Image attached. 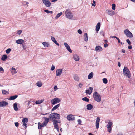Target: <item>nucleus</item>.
Returning a JSON list of instances; mask_svg holds the SVG:
<instances>
[{"instance_id": "f257e3e1", "label": "nucleus", "mask_w": 135, "mask_h": 135, "mask_svg": "<svg viewBox=\"0 0 135 135\" xmlns=\"http://www.w3.org/2000/svg\"><path fill=\"white\" fill-rule=\"evenodd\" d=\"M49 117V119H51L53 120L54 119H59L60 118V115L57 113H53L50 114Z\"/></svg>"}, {"instance_id": "f03ea898", "label": "nucleus", "mask_w": 135, "mask_h": 135, "mask_svg": "<svg viewBox=\"0 0 135 135\" xmlns=\"http://www.w3.org/2000/svg\"><path fill=\"white\" fill-rule=\"evenodd\" d=\"M123 74L124 75L128 78H129L131 76V73L129 69L126 67H124L123 69Z\"/></svg>"}, {"instance_id": "7ed1b4c3", "label": "nucleus", "mask_w": 135, "mask_h": 135, "mask_svg": "<svg viewBox=\"0 0 135 135\" xmlns=\"http://www.w3.org/2000/svg\"><path fill=\"white\" fill-rule=\"evenodd\" d=\"M93 98L94 100L97 102L101 101V98L100 94L97 92H95L93 94Z\"/></svg>"}, {"instance_id": "20e7f679", "label": "nucleus", "mask_w": 135, "mask_h": 135, "mask_svg": "<svg viewBox=\"0 0 135 135\" xmlns=\"http://www.w3.org/2000/svg\"><path fill=\"white\" fill-rule=\"evenodd\" d=\"M52 122L55 128L58 131V132H59V128L58 123H60L61 122L60 120L57 119L56 120L54 119L53 120Z\"/></svg>"}, {"instance_id": "39448f33", "label": "nucleus", "mask_w": 135, "mask_h": 135, "mask_svg": "<svg viewBox=\"0 0 135 135\" xmlns=\"http://www.w3.org/2000/svg\"><path fill=\"white\" fill-rule=\"evenodd\" d=\"M65 13L67 18L70 19L73 18V14L69 9L66 10L65 11Z\"/></svg>"}, {"instance_id": "423d86ee", "label": "nucleus", "mask_w": 135, "mask_h": 135, "mask_svg": "<svg viewBox=\"0 0 135 135\" xmlns=\"http://www.w3.org/2000/svg\"><path fill=\"white\" fill-rule=\"evenodd\" d=\"M124 33L127 37L129 38H132L133 36L132 33L128 29H125L124 30Z\"/></svg>"}, {"instance_id": "0eeeda50", "label": "nucleus", "mask_w": 135, "mask_h": 135, "mask_svg": "<svg viewBox=\"0 0 135 135\" xmlns=\"http://www.w3.org/2000/svg\"><path fill=\"white\" fill-rule=\"evenodd\" d=\"M112 124L113 123L110 121H109L107 124V130L109 133H111V132Z\"/></svg>"}, {"instance_id": "6e6552de", "label": "nucleus", "mask_w": 135, "mask_h": 135, "mask_svg": "<svg viewBox=\"0 0 135 135\" xmlns=\"http://www.w3.org/2000/svg\"><path fill=\"white\" fill-rule=\"evenodd\" d=\"M60 102V100L59 98H56L53 99L51 101V102L53 105H55Z\"/></svg>"}, {"instance_id": "1a4fd4ad", "label": "nucleus", "mask_w": 135, "mask_h": 135, "mask_svg": "<svg viewBox=\"0 0 135 135\" xmlns=\"http://www.w3.org/2000/svg\"><path fill=\"white\" fill-rule=\"evenodd\" d=\"M44 4L46 7H50L51 5V3L48 0H42Z\"/></svg>"}, {"instance_id": "9d476101", "label": "nucleus", "mask_w": 135, "mask_h": 135, "mask_svg": "<svg viewBox=\"0 0 135 135\" xmlns=\"http://www.w3.org/2000/svg\"><path fill=\"white\" fill-rule=\"evenodd\" d=\"M100 122V117H98L97 118L96 120L95 123V125L96 128L98 129L99 128V123Z\"/></svg>"}, {"instance_id": "9b49d317", "label": "nucleus", "mask_w": 135, "mask_h": 135, "mask_svg": "<svg viewBox=\"0 0 135 135\" xmlns=\"http://www.w3.org/2000/svg\"><path fill=\"white\" fill-rule=\"evenodd\" d=\"M8 103L6 101H2L0 102V107H5L8 105Z\"/></svg>"}, {"instance_id": "f8f14e48", "label": "nucleus", "mask_w": 135, "mask_h": 135, "mask_svg": "<svg viewBox=\"0 0 135 135\" xmlns=\"http://www.w3.org/2000/svg\"><path fill=\"white\" fill-rule=\"evenodd\" d=\"M67 118L69 121L73 120L75 119L74 116L71 114H70L67 117Z\"/></svg>"}, {"instance_id": "ddd939ff", "label": "nucleus", "mask_w": 135, "mask_h": 135, "mask_svg": "<svg viewBox=\"0 0 135 135\" xmlns=\"http://www.w3.org/2000/svg\"><path fill=\"white\" fill-rule=\"evenodd\" d=\"M62 69H58L56 70V74L57 76H60L62 73Z\"/></svg>"}, {"instance_id": "4468645a", "label": "nucleus", "mask_w": 135, "mask_h": 135, "mask_svg": "<svg viewBox=\"0 0 135 135\" xmlns=\"http://www.w3.org/2000/svg\"><path fill=\"white\" fill-rule=\"evenodd\" d=\"M93 88L91 87H89L88 89L86 90L85 93H86L88 94L89 95H90L92 92Z\"/></svg>"}, {"instance_id": "2eb2a0df", "label": "nucleus", "mask_w": 135, "mask_h": 135, "mask_svg": "<svg viewBox=\"0 0 135 135\" xmlns=\"http://www.w3.org/2000/svg\"><path fill=\"white\" fill-rule=\"evenodd\" d=\"M106 11L108 14L111 16L113 15L114 14V11L111 10L107 9L106 10Z\"/></svg>"}, {"instance_id": "dca6fc26", "label": "nucleus", "mask_w": 135, "mask_h": 135, "mask_svg": "<svg viewBox=\"0 0 135 135\" xmlns=\"http://www.w3.org/2000/svg\"><path fill=\"white\" fill-rule=\"evenodd\" d=\"M73 58L75 61H79L80 59L79 56L76 54L73 55Z\"/></svg>"}, {"instance_id": "f3484780", "label": "nucleus", "mask_w": 135, "mask_h": 135, "mask_svg": "<svg viewBox=\"0 0 135 135\" xmlns=\"http://www.w3.org/2000/svg\"><path fill=\"white\" fill-rule=\"evenodd\" d=\"M95 50L96 51L100 52L103 49L100 46H96Z\"/></svg>"}, {"instance_id": "a211bd4d", "label": "nucleus", "mask_w": 135, "mask_h": 135, "mask_svg": "<svg viewBox=\"0 0 135 135\" xmlns=\"http://www.w3.org/2000/svg\"><path fill=\"white\" fill-rule=\"evenodd\" d=\"M47 125L46 124H45L44 122H43V123L42 124H41L40 122H38V128L39 129H41L42 127H44Z\"/></svg>"}, {"instance_id": "6ab92c4d", "label": "nucleus", "mask_w": 135, "mask_h": 135, "mask_svg": "<svg viewBox=\"0 0 135 135\" xmlns=\"http://www.w3.org/2000/svg\"><path fill=\"white\" fill-rule=\"evenodd\" d=\"M24 40L22 39H19L16 40V43L17 44H22L24 42Z\"/></svg>"}, {"instance_id": "aec40b11", "label": "nucleus", "mask_w": 135, "mask_h": 135, "mask_svg": "<svg viewBox=\"0 0 135 135\" xmlns=\"http://www.w3.org/2000/svg\"><path fill=\"white\" fill-rule=\"evenodd\" d=\"M96 31L97 33H98V31L100 29V22H98L96 25Z\"/></svg>"}, {"instance_id": "412c9836", "label": "nucleus", "mask_w": 135, "mask_h": 135, "mask_svg": "<svg viewBox=\"0 0 135 135\" xmlns=\"http://www.w3.org/2000/svg\"><path fill=\"white\" fill-rule=\"evenodd\" d=\"M51 39L52 41L55 44H56L58 46H59V44L57 42L56 40L55 39V38L52 36H51Z\"/></svg>"}, {"instance_id": "4be33fe9", "label": "nucleus", "mask_w": 135, "mask_h": 135, "mask_svg": "<svg viewBox=\"0 0 135 135\" xmlns=\"http://www.w3.org/2000/svg\"><path fill=\"white\" fill-rule=\"evenodd\" d=\"M13 106L15 111H17L18 110V108L17 107V104L16 103H14L13 105Z\"/></svg>"}, {"instance_id": "5701e85b", "label": "nucleus", "mask_w": 135, "mask_h": 135, "mask_svg": "<svg viewBox=\"0 0 135 135\" xmlns=\"http://www.w3.org/2000/svg\"><path fill=\"white\" fill-rule=\"evenodd\" d=\"M17 97L18 96L17 95L11 96L9 98V100H13L17 98Z\"/></svg>"}, {"instance_id": "b1692460", "label": "nucleus", "mask_w": 135, "mask_h": 135, "mask_svg": "<svg viewBox=\"0 0 135 135\" xmlns=\"http://www.w3.org/2000/svg\"><path fill=\"white\" fill-rule=\"evenodd\" d=\"M74 78L75 81H79V78L78 76L76 74H75L74 75Z\"/></svg>"}, {"instance_id": "393cba45", "label": "nucleus", "mask_w": 135, "mask_h": 135, "mask_svg": "<svg viewBox=\"0 0 135 135\" xmlns=\"http://www.w3.org/2000/svg\"><path fill=\"white\" fill-rule=\"evenodd\" d=\"M93 106L91 104H88L87 105V109L88 110H91L93 108Z\"/></svg>"}, {"instance_id": "a878e982", "label": "nucleus", "mask_w": 135, "mask_h": 135, "mask_svg": "<svg viewBox=\"0 0 135 135\" xmlns=\"http://www.w3.org/2000/svg\"><path fill=\"white\" fill-rule=\"evenodd\" d=\"M42 44L45 47H47L49 46V44L47 42H42Z\"/></svg>"}, {"instance_id": "bb28decb", "label": "nucleus", "mask_w": 135, "mask_h": 135, "mask_svg": "<svg viewBox=\"0 0 135 135\" xmlns=\"http://www.w3.org/2000/svg\"><path fill=\"white\" fill-rule=\"evenodd\" d=\"M84 40L86 42L88 40V35L86 33H84Z\"/></svg>"}, {"instance_id": "cd10ccee", "label": "nucleus", "mask_w": 135, "mask_h": 135, "mask_svg": "<svg viewBox=\"0 0 135 135\" xmlns=\"http://www.w3.org/2000/svg\"><path fill=\"white\" fill-rule=\"evenodd\" d=\"M60 106V104L54 106L52 108V110L54 111L57 109Z\"/></svg>"}, {"instance_id": "c85d7f7f", "label": "nucleus", "mask_w": 135, "mask_h": 135, "mask_svg": "<svg viewBox=\"0 0 135 135\" xmlns=\"http://www.w3.org/2000/svg\"><path fill=\"white\" fill-rule=\"evenodd\" d=\"M93 76V72H91L89 75L88 76V78L89 79H91Z\"/></svg>"}, {"instance_id": "c756f323", "label": "nucleus", "mask_w": 135, "mask_h": 135, "mask_svg": "<svg viewBox=\"0 0 135 135\" xmlns=\"http://www.w3.org/2000/svg\"><path fill=\"white\" fill-rule=\"evenodd\" d=\"M7 58V56L5 54L4 55L2 56L1 58V60L3 61H4Z\"/></svg>"}, {"instance_id": "7c9ffc66", "label": "nucleus", "mask_w": 135, "mask_h": 135, "mask_svg": "<svg viewBox=\"0 0 135 135\" xmlns=\"http://www.w3.org/2000/svg\"><path fill=\"white\" fill-rule=\"evenodd\" d=\"M44 119H45V121L44 122L46 124H47L49 120V119L48 118L46 117H44Z\"/></svg>"}, {"instance_id": "2f4dec72", "label": "nucleus", "mask_w": 135, "mask_h": 135, "mask_svg": "<svg viewBox=\"0 0 135 135\" xmlns=\"http://www.w3.org/2000/svg\"><path fill=\"white\" fill-rule=\"evenodd\" d=\"M36 85L37 86L40 87L42 86V83L40 81H38Z\"/></svg>"}, {"instance_id": "473e14b6", "label": "nucleus", "mask_w": 135, "mask_h": 135, "mask_svg": "<svg viewBox=\"0 0 135 135\" xmlns=\"http://www.w3.org/2000/svg\"><path fill=\"white\" fill-rule=\"evenodd\" d=\"M11 69L12 70V71H11V72L13 74H15L17 73V71L15 68H12Z\"/></svg>"}, {"instance_id": "72a5a7b5", "label": "nucleus", "mask_w": 135, "mask_h": 135, "mask_svg": "<svg viewBox=\"0 0 135 135\" xmlns=\"http://www.w3.org/2000/svg\"><path fill=\"white\" fill-rule=\"evenodd\" d=\"M22 4L24 6L27 7L28 5L29 4V3L28 2H25V1H23L22 2Z\"/></svg>"}, {"instance_id": "f704fd0d", "label": "nucleus", "mask_w": 135, "mask_h": 135, "mask_svg": "<svg viewBox=\"0 0 135 135\" xmlns=\"http://www.w3.org/2000/svg\"><path fill=\"white\" fill-rule=\"evenodd\" d=\"M28 121V119L27 118H24L22 120V122L23 123H27Z\"/></svg>"}, {"instance_id": "c9c22d12", "label": "nucleus", "mask_w": 135, "mask_h": 135, "mask_svg": "<svg viewBox=\"0 0 135 135\" xmlns=\"http://www.w3.org/2000/svg\"><path fill=\"white\" fill-rule=\"evenodd\" d=\"M2 93L3 95L8 94H9V93L8 91H6V90H2Z\"/></svg>"}, {"instance_id": "e433bc0d", "label": "nucleus", "mask_w": 135, "mask_h": 135, "mask_svg": "<svg viewBox=\"0 0 135 135\" xmlns=\"http://www.w3.org/2000/svg\"><path fill=\"white\" fill-rule=\"evenodd\" d=\"M62 14V12H60V13H58L57 15L55 17V18L56 19H57Z\"/></svg>"}, {"instance_id": "4c0bfd02", "label": "nucleus", "mask_w": 135, "mask_h": 135, "mask_svg": "<svg viewBox=\"0 0 135 135\" xmlns=\"http://www.w3.org/2000/svg\"><path fill=\"white\" fill-rule=\"evenodd\" d=\"M82 100L84 101H85L87 102H88L89 101V99L86 97H85L84 98H83Z\"/></svg>"}, {"instance_id": "58836bf2", "label": "nucleus", "mask_w": 135, "mask_h": 135, "mask_svg": "<svg viewBox=\"0 0 135 135\" xmlns=\"http://www.w3.org/2000/svg\"><path fill=\"white\" fill-rule=\"evenodd\" d=\"M43 101V100H41L37 101L35 102V103L36 104H39L42 103Z\"/></svg>"}, {"instance_id": "ea45409f", "label": "nucleus", "mask_w": 135, "mask_h": 135, "mask_svg": "<svg viewBox=\"0 0 135 135\" xmlns=\"http://www.w3.org/2000/svg\"><path fill=\"white\" fill-rule=\"evenodd\" d=\"M103 81L104 83L107 84L108 82L106 78H104L103 79Z\"/></svg>"}, {"instance_id": "a19ab883", "label": "nucleus", "mask_w": 135, "mask_h": 135, "mask_svg": "<svg viewBox=\"0 0 135 135\" xmlns=\"http://www.w3.org/2000/svg\"><path fill=\"white\" fill-rule=\"evenodd\" d=\"M11 49L10 48H8L6 50V53L7 54H9L10 53Z\"/></svg>"}, {"instance_id": "79ce46f5", "label": "nucleus", "mask_w": 135, "mask_h": 135, "mask_svg": "<svg viewBox=\"0 0 135 135\" xmlns=\"http://www.w3.org/2000/svg\"><path fill=\"white\" fill-rule=\"evenodd\" d=\"M22 33V31L21 30H19L17 31V34L20 35Z\"/></svg>"}, {"instance_id": "37998d69", "label": "nucleus", "mask_w": 135, "mask_h": 135, "mask_svg": "<svg viewBox=\"0 0 135 135\" xmlns=\"http://www.w3.org/2000/svg\"><path fill=\"white\" fill-rule=\"evenodd\" d=\"M66 49H67V50L70 53H72V51L71 49H70V46L69 47H67L66 48Z\"/></svg>"}, {"instance_id": "c03bdc74", "label": "nucleus", "mask_w": 135, "mask_h": 135, "mask_svg": "<svg viewBox=\"0 0 135 135\" xmlns=\"http://www.w3.org/2000/svg\"><path fill=\"white\" fill-rule=\"evenodd\" d=\"M112 9L114 10H115L116 6L114 4H112Z\"/></svg>"}, {"instance_id": "a18cd8bd", "label": "nucleus", "mask_w": 135, "mask_h": 135, "mask_svg": "<svg viewBox=\"0 0 135 135\" xmlns=\"http://www.w3.org/2000/svg\"><path fill=\"white\" fill-rule=\"evenodd\" d=\"M64 45L65 46V47H66V49L69 46L68 45V44L67 43H66V42H64Z\"/></svg>"}, {"instance_id": "49530a36", "label": "nucleus", "mask_w": 135, "mask_h": 135, "mask_svg": "<svg viewBox=\"0 0 135 135\" xmlns=\"http://www.w3.org/2000/svg\"><path fill=\"white\" fill-rule=\"evenodd\" d=\"M100 34L103 36H104V33L103 31H101L100 32Z\"/></svg>"}, {"instance_id": "de8ad7c7", "label": "nucleus", "mask_w": 135, "mask_h": 135, "mask_svg": "<svg viewBox=\"0 0 135 135\" xmlns=\"http://www.w3.org/2000/svg\"><path fill=\"white\" fill-rule=\"evenodd\" d=\"M78 33L80 34H81L82 33V32L80 29H79L77 31Z\"/></svg>"}, {"instance_id": "09e8293b", "label": "nucleus", "mask_w": 135, "mask_h": 135, "mask_svg": "<svg viewBox=\"0 0 135 135\" xmlns=\"http://www.w3.org/2000/svg\"><path fill=\"white\" fill-rule=\"evenodd\" d=\"M93 3L92 4V5L94 6H95L96 5L95 1L93 0Z\"/></svg>"}, {"instance_id": "8fccbe9b", "label": "nucleus", "mask_w": 135, "mask_h": 135, "mask_svg": "<svg viewBox=\"0 0 135 135\" xmlns=\"http://www.w3.org/2000/svg\"><path fill=\"white\" fill-rule=\"evenodd\" d=\"M55 69V67L54 66L52 65V66L51 67V71H53Z\"/></svg>"}, {"instance_id": "3c124183", "label": "nucleus", "mask_w": 135, "mask_h": 135, "mask_svg": "<svg viewBox=\"0 0 135 135\" xmlns=\"http://www.w3.org/2000/svg\"><path fill=\"white\" fill-rule=\"evenodd\" d=\"M126 41L127 42L128 44L130 45L131 44V42L129 39H127L126 40Z\"/></svg>"}, {"instance_id": "603ef678", "label": "nucleus", "mask_w": 135, "mask_h": 135, "mask_svg": "<svg viewBox=\"0 0 135 135\" xmlns=\"http://www.w3.org/2000/svg\"><path fill=\"white\" fill-rule=\"evenodd\" d=\"M77 121H78V123L79 124H81V123L82 122V121L80 119H78L77 120Z\"/></svg>"}, {"instance_id": "864d4df0", "label": "nucleus", "mask_w": 135, "mask_h": 135, "mask_svg": "<svg viewBox=\"0 0 135 135\" xmlns=\"http://www.w3.org/2000/svg\"><path fill=\"white\" fill-rule=\"evenodd\" d=\"M83 85V84L81 83H80L79 84V86L80 88H81Z\"/></svg>"}, {"instance_id": "5fc2aeb1", "label": "nucleus", "mask_w": 135, "mask_h": 135, "mask_svg": "<svg viewBox=\"0 0 135 135\" xmlns=\"http://www.w3.org/2000/svg\"><path fill=\"white\" fill-rule=\"evenodd\" d=\"M54 91H56L58 89V88L56 86H55L54 87Z\"/></svg>"}, {"instance_id": "6e6d98bb", "label": "nucleus", "mask_w": 135, "mask_h": 135, "mask_svg": "<svg viewBox=\"0 0 135 135\" xmlns=\"http://www.w3.org/2000/svg\"><path fill=\"white\" fill-rule=\"evenodd\" d=\"M15 125L16 127H18L19 125V123L18 122H15Z\"/></svg>"}, {"instance_id": "4d7b16f0", "label": "nucleus", "mask_w": 135, "mask_h": 135, "mask_svg": "<svg viewBox=\"0 0 135 135\" xmlns=\"http://www.w3.org/2000/svg\"><path fill=\"white\" fill-rule=\"evenodd\" d=\"M44 11L45 12L47 13H49V11L48 10H46V9L45 10H44Z\"/></svg>"}, {"instance_id": "13d9d810", "label": "nucleus", "mask_w": 135, "mask_h": 135, "mask_svg": "<svg viewBox=\"0 0 135 135\" xmlns=\"http://www.w3.org/2000/svg\"><path fill=\"white\" fill-rule=\"evenodd\" d=\"M3 71V69L2 67L0 68V71Z\"/></svg>"}, {"instance_id": "bf43d9fd", "label": "nucleus", "mask_w": 135, "mask_h": 135, "mask_svg": "<svg viewBox=\"0 0 135 135\" xmlns=\"http://www.w3.org/2000/svg\"><path fill=\"white\" fill-rule=\"evenodd\" d=\"M108 45L107 44H105L104 45V46L105 47H108Z\"/></svg>"}, {"instance_id": "052dcab7", "label": "nucleus", "mask_w": 135, "mask_h": 135, "mask_svg": "<svg viewBox=\"0 0 135 135\" xmlns=\"http://www.w3.org/2000/svg\"><path fill=\"white\" fill-rule=\"evenodd\" d=\"M122 52L123 53H125V51L124 49H122L121 50Z\"/></svg>"}, {"instance_id": "680f3d73", "label": "nucleus", "mask_w": 135, "mask_h": 135, "mask_svg": "<svg viewBox=\"0 0 135 135\" xmlns=\"http://www.w3.org/2000/svg\"><path fill=\"white\" fill-rule=\"evenodd\" d=\"M118 66L119 67H120V66H121L120 63L119 62H118Z\"/></svg>"}, {"instance_id": "e2e57ef3", "label": "nucleus", "mask_w": 135, "mask_h": 135, "mask_svg": "<svg viewBox=\"0 0 135 135\" xmlns=\"http://www.w3.org/2000/svg\"><path fill=\"white\" fill-rule=\"evenodd\" d=\"M116 39H117L118 40V42L119 43L120 42V40L118 38H117Z\"/></svg>"}, {"instance_id": "0e129e2a", "label": "nucleus", "mask_w": 135, "mask_h": 135, "mask_svg": "<svg viewBox=\"0 0 135 135\" xmlns=\"http://www.w3.org/2000/svg\"><path fill=\"white\" fill-rule=\"evenodd\" d=\"M23 125L24 126H25V128H26V125H27V124L26 123H23Z\"/></svg>"}, {"instance_id": "69168bd1", "label": "nucleus", "mask_w": 135, "mask_h": 135, "mask_svg": "<svg viewBox=\"0 0 135 135\" xmlns=\"http://www.w3.org/2000/svg\"><path fill=\"white\" fill-rule=\"evenodd\" d=\"M132 48V46L131 45H129L128 47V48L129 49H131Z\"/></svg>"}, {"instance_id": "338daca9", "label": "nucleus", "mask_w": 135, "mask_h": 135, "mask_svg": "<svg viewBox=\"0 0 135 135\" xmlns=\"http://www.w3.org/2000/svg\"><path fill=\"white\" fill-rule=\"evenodd\" d=\"M49 114V113H45V114H42V113H41V114H42L43 115H47V114Z\"/></svg>"}, {"instance_id": "774afa93", "label": "nucleus", "mask_w": 135, "mask_h": 135, "mask_svg": "<svg viewBox=\"0 0 135 135\" xmlns=\"http://www.w3.org/2000/svg\"><path fill=\"white\" fill-rule=\"evenodd\" d=\"M116 135H123V134L121 133H118Z\"/></svg>"}]
</instances>
